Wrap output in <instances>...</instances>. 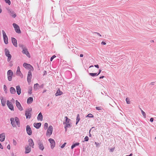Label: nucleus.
<instances>
[{
    "instance_id": "27",
    "label": "nucleus",
    "mask_w": 156,
    "mask_h": 156,
    "mask_svg": "<svg viewBox=\"0 0 156 156\" xmlns=\"http://www.w3.org/2000/svg\"><path fill=\"white\" fill-rule=\"evenodd\" d=\"M5 55L7 57L11 55L10 54V52L9 50H8L7 48H5Z\"/></svg>"
},
{
    "instance_id": "2",
    "label": "nucleus",
    "mask_w": 156,
    "mask_h": 156,
    "mask_svg": "<svg viewBox=\"0 0 156 156\" xmlns=\"http://www.w3.org/2000/svg\"><path fill=\"white\" fill-rule=\"evenodd\" d=\"M32 112V109L31 108H29L26 110L25 114L27 119H30L31 118Z\"/></svg>"
},
{
    "instance_id": "9",
    "label": "nucleus",
    "mask_w": 156,
    "mask_h": 156,
    "mask_svg": "<svg viewBox=\"0 0 156 156\" xmlns=\"http://www.w3.org/2000/svg\"><path fill=\"white\" fill-rule=\"evenodd\" d=\"M48 141H49L51 144V148L52 149H53L55 145V140L52 139L50 138L48 139Z\"/></svg>"
},
{
    "instance_id": "4",
    "label": "nucleus",
    "mask_w": 156,
    "mask_h": 156,
    "mask_svg": "<svg viewBox=\"0 0 156 156\" xmlns=\"http://www.w3.org/2000/svg\"><path fill=\"white\" fill-rule=\"evenodd\" d=\"M8 13L9 14L10 16L12 17L13 18H15L16 16V13L12 9H7Z\"/></svg>"
},
{
    "instance_id": "10",
    "label": "nucleus",
    "mask_w": 156,
    "mask_h": 156,
    "mask_svg": "<svg viewBox=\"0 0 156 156\" xmlns=\"http://www.w3.org/2000/svg\"><path fill=\"white\" fill-rule=\"evenodd\" d=\"M26 131L27 134L29 135H31L32 133V132L30 127L29 125H27L26 126Z\"/></svg>"
},
{
    "instance_id": "7",
    "label": "nucleus",
    "mask_w": 156,
    "mask_h": 156,
    "mask_svg": "<svg viewBox=\"0 0 156 156\" xmlns=\"http://www.w3.org/2000/svg\"><path fill=\"white\" fill-rule=\"evenodd\" d=\"M13 75L12 71L9 70L7 72L8 79L9 81H11L12 80V76Z\"/></svg>"
},
{
    "instance_id": "54",
    "label": "nucleus",
    "mask_w": 156,
    "mask_h": 156,
    "mask_svg": "<svg viewBox=\"0 0 156 156\" xmlns=\"http://www.w3.org/2000/svg\"><path fill=\"white\" fill-rule=\"evenodd\" d=\"M7 148L9 149H10V145L9 144L7 146Z\"/></svg>"
},
{
    "instance_id": "33",
    "label": "nucleus",
    "mask_w": 156,
    "mask_h": 156,
    "mask_svg": "<svg viewBox=\"0 0 156 156\" xmlns=\"http://www.w3.org/2000/svg\"><path fill=\"white\" fill-rule=\"evenodd\" d=\"M80 120V115L79 114H78L77 115L76 124L77 125Z\"/></svg>"
},
{
    "instance_id": "6",
    "label": "nucleus",
    "mask_w": 156,
    "mask_h": 156,
    "mask_svg": "<svg viewBox=\"0 0 156 156\" xmlns=\"http://www.w3.org/2000/svg\"><path fill=\"white\" fill-rule=\"evenodd\" d=\"M12 25L16 32L17 33L20 34L21 31L20 30L19 27L15 23H13Z\"/></svg>"
},
{
    "instance_id": "26",
    "label": "nucleus",
    "mask_w": 156,
    "mask_h": 156,
    "mask_svg": "<svg viewBox=\"0 0 156 156\" xmlns=\"http://www.w3.org/2000/svg\"><path fill=\"white\" fill-rule=\"evenodd\" d=\"M15 119L17 125H18V127H20V123L19 118L17 117H15Z\"/></svg>"
},
{
    "instance_id": "62",
    "label": "nucleus",
    "mask_w": 156,
    "mask_h": 156,
    "mask_svg": "<svg viewBox=\"0 0 156 156\" xmlns=\"http://www.w3.org/2000/svg\"><path fill=\"white\" fill-rule=\"evenodd\" d=\"M47 90L46 89L44 90L43 92V93H44Z\"/></svg>"
},
{
    "instance_id": "51",
    "label": "nucleus",
    "mask_w": 156,
    "mask_h": 156,
    "mask_svg": "<svg viewBox=\"0 0 156 156\" xmlns=\"http://www.w3.org/2000/svg\"><path fill=\"white\" fill-rule=\"evenodd\" d=\"M150 122H152L153 121L154 119L153 118H151L150 119Z\"/></svg>"
},
{
    "instance_id": "34",
    "label": "nucleus",
    "mask_w": 156,
    "mask_h": 156,
    "mask_svg": "<svg viewBox=\"0 0 156 156\" xmlns=\"http://www.w3.org/2000/svg\"><path fill=\"white\" fill-rule=\"evenodd\" d=\"M89 75L92 76H98L97 73H89Z\"/></svg>"
},
{
    "instance_id": "47",
    "label": "nucleus",
    "mask_w": 156,
    "mask_h": 156,
    "mask_svg": "<svg viewBox=\"0 0 156 156\" xmlns=\"http://www.w3.org/2000/svg\"><path fill=\"white\" fill-rule=\"evenodd\" d=\"M66 144V143H65L63 145H62L61 147L62 148H63V147H64Z\"/></svg>"
},
{
    "instance_id": "63",
    "label": "nucleus",
    "mask_w": 156,
    "mask_h": 156,
    "mask_svg": "<svg viewBox=\"0 0 156 156\" xmlns=\"http://www.w3.org/2000/svg\"><path fill=\"white\" fill-rule=\"evenodd\" d=\"M83 56V55L82 54H80V57H82Z\"/></svg>"
},
{
    "instance_id": "55",
    "label": "nucleus",
    "mask_w": 156,
    "mask_h": 156,
    "mask_svg": "<svg viewBox=\"0 0 156 156\" xmlns=\"http://www.w3.org/2000/svg\"><path fill=\"white\" fill-rule=\"evenodd\" d=\"M94 66L96 68H99V66L98 65H94Z\"/></svg>"
},
{
    "instance_id": "18",
    "label": "nucleus",
    "mask_w": 156,
    "mask_h": 156,
    "mask_svg": "<svg viewBox=\"0 0 156 156\" xmlns=\"http://www.w3.org/2000/svg\"><path fill=\"white\" fill-rule=\"evenodd\" d=\"M16 88L17 94L18 95H20L21 93V89L20 86L19 85L17 86Z\"/></svg>"
},
{
    "instance_id": "20",
    "label": "nucleus",
    "mask_w": 156,
    "mask_h": 156,
    "mask_svg": "<svg viewBox=\"0 0 156 156\" xmlns=\"http://www.w3.org/2000/svg\"><path fill=\"white\" fill-rule=\"evenodd\" d=\"M11 121V123L12 125V126L13 127H16V125L15 123V121L14 119L13 118H11L10 119Z\"/></svg>"
},
{
    "instance_id": "1",
    "label": "nucleus",
    "mask_w": 156,
    "mask_h": 156,
    "mask_svg": "<svg viewBox=\"0 0 156 156\" xmlns=\"http://www.w3.org/2000/svg\"><path fill=\"white\" fill-rule=\"evenodd\" d=\"M23 66L26 69L29 70L28 73L27 80L28 83L30 82L32 76L31 71H33L34 68L30 64L25 62L23 63Z\"/></svg>"
},
{
    "instance_id": "49",
    "label": "nucleus",
    "mask_w": 156,
    "mask_h": 156,
    "mask_svg": "<svg viewBox=\"0 0 156 156\" xmlns=\"http://www.w3.org/2000/svg\"><path fill=\"white\" fill-rule=\"evenodd\" d=\"M6 88H7V87H6V86L5 85H4V90L5 91L6 90Z\"/></svg>"
},
{
    "instance_id": "5",
    "label": "nucleus",
    "mask_w": 156,
    "mask_h": 156,
    "mask_svg": "<svg viewBox=\"0 0 156 156\" xmlns=\"http://www.w3.org/2000/svg\"><path fill=\"white\" fill-rule=\"evenodd\" d=\"M2 33L3 37L4 42L5 44H7L8 43V37L7 36L6 33H5L4 30H2Z\"/></svg>"
},
{
    "instance_id": "56",
    "label": "nucleus",
    "mask_w": 156,
    "mask_h": 156,
    "mask_svg": "<svg viewBox=\"0 0 156 156\" xmlns=\"http://www.w3.org/2000/svg\"><path fill=\"white\" fill-rule=\"evenodd\" d=\"M95 144L97 146H98V145H99V143H97L96 142H95Z\"/></svg>"
},
{
    "instance_id": "48",
    "label": "nucleus",
    "mask_w": 156,
    "mask_h": 156,
    "mask_svg": "<svg viewBox=\"0 0 156 156\" xmlns=\"http://www.w3.org/2000/svg\"><path fill=\"white\" fill-rule=\"evenodd\" d=\"M101 44L102 45H105L106 44V43L105 42L103 41L101 42Z\"/></svg>"
},
{
    "instance_id": "42",
    "label": "nucleus",
    "mask_w": 156,
    "mask_h": 156,
    "mask_svg": "<svg viewBox=\"0 0 156 156\" xmlns=\"http://www.w3.org/2000/svg\"><path fill=\"white\" fill-rule=\"evenodd\" d=\"M13 144L14 145H15V146L17 144V142H16V140H15L14 139L13 140Z\"/></svg>"
},
{
    "instance_id": "8",
    "label": "nucleus",
    "mask_w": 156,
    "mask_h": 156,
    "mask_svg": "<svg viewBox=\"0 0 156 156\" xmlns=\"http://www.w3.org/2000/svg\"><path fill=\"white\" fill-rule=\"evenodd\" d=\"M7 105L8 108L11 111H14V107L11 101L9 100L7 101Z\"/></svg>"
},
{
    "instance_id": "25",
    "label": "nucleus",
    "mask_w": 156,
    "mask_h": 156,
    "mask_svg": "<svg viewBox=\"0 0 156 156\" xmlns=\"http://www.w3.org/2000/svg\"><path fill=\"white\" fill-rule=\"evenodd\" d=\"M10 91L11 94H15L16 91L15 89L12 87L10 88Z\"/></svg>"
},
{
    "instance_id": "16",
    "label": "nucleus",
    "mask_w": 156,
    "mask_h": 156,
    "mask_svg": "<svg viewBox=\"0 0 156 156\" xmlns=\"http://www.w3.org/2000/svg\"><path fill=\"white\" fill-rule=\"evenodd\" d=\"M31 147L29 146H27L25 147V154H28L31 151Z\"/></svg>"
},
{
    "instance_id": "60",
    "label": "nucleus",
    "mask_w": 156,
    "mask_h": 156,
    "mask_svg": "<svg viewBox=\"0 0 156 156\" xmlns=\"http://www.w3.org/2000/svg\"><path fill=\"white\" fill-rule=\"evenodd\" d=\"M155 83L154 82H152L151 83H150V84L151 85H154V84Z\"/></svg>"
},
{
    "instance_id": "3",
    "label": "nucleus",
    "mask_w": 156,
    "mask_h": 156,
    "mask_svg": "<svg viewBox=\"0 0 156 156\" xmlns=\"http://www.w3.org/2000/svg\"><path fill=\"white\" fill-rule=\"evenodd\" d=\"M52 132L53 127L52 126H50L47 130L46 136H50L52 134Z\"/></svg>"
},
{
    "instance_id": "13",
    "label": "nucleus",
    "mask_w": 156,
    "mask_h": 156,
    "mask_svg": "<svg viewBox=\"0 0 156 156\" xmlns=\"http://www.w3.org/2000/svg\"><path fill=\"white\" fill-rule=\"evenodd\" d=\"M28 142L29 146L32 147V148L34 147V143L33 142V140L30 138L28 140Z\"/></svg>"
},
{
    "instance_id": "22",
    "label": "nucleus",
    "mask_w": 156,
    "mask_h": 156,
    "mask_svg": "<svg viewBox=\"0 0 156 156\" xmlns=\"http://www.w3.org/2000/svg\"><path fill=\"white\" fill-rule=\"evenodd\" d=\"M43 116L41 112H40L38 115L37 119L38 120H40L41 121L43 120Z\"/></svg>"
},
{
    "instance_id": "14",
    "label": "nucleus",
    "mask_w": 156,
    "mask_h": 156,
    "mask_svg": "<svg viewBox=\"0 0 156 156\" xmlns=\"http://www.w3.org/2000/svg\"><path fill=\"white\" fill-rule=\"evenodd\" d=\"M12 42L13 45L16 47H17V44L16 40L14 37L11 38Z\"/></svg>"
},
{
    "instance_id": "11",
    "label": "nucleus",
    "mask_w": 156,
    "mask_h": 156,
    "mask_svg": "<svg viewBox=\"0 0 156 156\" xmlns=\"http://www.w3.org/2000/svg\"><path fill=\"white\" fill-rule=\"evenodd\" d=\"M16 106L20 110L22 111L23 110V108L21 106L20 104L17 100L16 101Z\"/></svg>"
},
{
    "instance_id": "41",
    "label": "nucleus",
    "mask_w": 156,
    "mask_h": 156,
    "mask_svg": "<svg viewBox=\"0 0 156 156\" xmlns=\"http://www.w3.org/2000/svg\"><path fill=\"white\" fill-rule=\"evenodd\" d=\"M8 57V59H7V61L8 62H9L10 60H11V58H12V56L11 55H10L9 56H7Z\"/></svg>"
},
{
    "instance_id": "40",
    "label": "nucleus",
    "mask_w": 156,
    "mask_h": 156,
    "mask_svg": "<svg viewBox=\"0 0 156 156\" xmlns=\"http://www.w3.org/2000/svg\"><path fill=\"white\" fill-rule=\"evenodd\" d=\"M5 2L8 4L9 5L11 4V2L9 0H5Z\"/></svg>"
},
{
    "instance_id": "31",
    "label": "nucleus",
    "mask_w": 156,
    "mask_h": 156,
    "mask_svg": "<svg viewBox=\"0 0 156 156\" xmlns=\"http://www.w3.org/2000/svg\"><path fill=\"white\" fill-rule=\"evenodd\" d=\"M66 124V125L65 126V128L66 131L67 130V128L71 127V126L69 123H67V124Z\"/></svg>"
},
{
    "instance_id": "36",
    "label": "nucleus",
    "mask_w": 156,
    "mask_h": 156,
    "mask_svg": "<svg viewBox=\"0 0 156 156\" xmlns=\"http://www.w3.org/2000/svg\"><path fill=\"white\" fill-rule=\"evenodd\" d=\"M19 46L20 47H21L22 48L23 50H24V49L26 48V47H25L24 45L23 44L19 45Z\"/></svg>"
},
{
    "instance_id": "46",
    "label": "nucleus",
    "mask_w": 156,
    "mask_h": 156,
    "mask_svg": "<svg viewBox=\"0 0 156 156\" xmlns=\"http://www.w3.org/2000/svg\"><path fill=\"white\" fill-rule=\"evenodd\" d=\"M96 109L98 110H100L101 109L100 107H96Z\"/></svg>"
},
{
    "instance_id": "28",
    "label": "nucleus",
    "mask_w": 156,
    "mask_h": 156,
    "mask_svg": "<svg viewBox=\"0 0 156 156\" xmlns=\"http://www.w3.org/2000/svg\"><path fill=\"white\" fill-rule=\"evenodd\" d=\"M40 86L39 84L37 83L34 84V89L35 90H36L38 89L39 87Z\"/></svg>"
},
{
    "instance_id": "39",
    "label": "nucleus",
    "mask_w": 156,
    "mask_h": 156,
    "mask_svg": "<svg viewBox=\"0 0 156 156\" xmlns=\"http://www.w3.org/2000/svg\"><path fill=\"white\" fill-rule=\"evenodd\" d=\"M87 117H89V118H93V117H94V116H93V115L92 114H91V113H90V114H89L87 115Z\"/></svg>"
},
{
    "instance_id": "37",
    "label": "nucleus",
    "mask_w": 156,
    "mask_h": 156,
    "mask_svg": "<svg viewBox=\"0 0 156 156\" xmlns=\"http://www.w3.org/2000/svg\"><path fill=\"white\" fill-rule=\"evenodd\" d=\"M141 112L142 114L143 115L144 117V118H146V114H145V112L144 111H143L142 110H141Z\"/></svg>"
},
{
    "instance_id": "45",
    "label": "nucleus",
    "mask_w": 156,
    "mask_h": 156,
    "mask_svg": "<svg viewBox=\"0 0 156 156\" xmlns=\"http://www.w3.org/2000/svg\"><path fill=\"white\" fill-rule=\"evenodd\" d=\"M114 148H111L110 149V151L111 152H112L114 151Z\"/></svg>"
},
{
    "instance_id": "64",
    "label": "nucleus",
    "mask_w": 156,
    "mask_h": 156,
    "mask_svg": "<svg viewBox=\"0 0 156 156\" xmlns=\"http://www.w3.org/2000/svg\"><path fill=\"white\" fill-rule=\"evenodd\" d=\"M133 154H130L129 155H126V156H132Z\"/></svg>"
},
{
    "instance_id": "57",
    "label": "nucleus",
    "mask_w": 156,
    "mask_h": 156,
    "mask_svg": "<svg viewBox=\"0 0 156 156\" xmlns=\"http://www.w3.org/2000/svg\"><path fill=\"white\" fill-rule=\"evenodd\" d=\"M95 33L97 34L99 36H101V35L99 33L97 32H95Z\"/></svg>"
},
{
    "instance_id": "35",
    "label": "nucleus",
    "mask_w": 156,
    "mask_h": 156,
    "mask_svg": "<svg viewBox=\"0 0 156 156\" xmlns=\"http://www.w3.org/2000/svg\"><path fill=\"white\" fill-rule=\"evenodd\" d=\"M48 124L46 122L44 124V129L46 130L48 128Z\"/></svg>"
},
{
    "instance_id": "30",
    "label": "nucleus",
    "mask_w": 156,
    "mask_h": 156,
    "mask_svg": "<svg viewBox=\"0 0 156 156\" xmlns=\"http://www.w3.org/2000/svg\"><path fill=\"white\" fill-rule=\"evenodd\" d=\"M16 73L17 74L20 75L21 74V71H20V68L19 66H18L17 68V70L16 71Z\"/></svg>"
},
{
    "instance_id": "24",
    "label": "nucleus",
    "mask_w": 156,
    "mask_h": 156,
    "mask_svg": "<svg viewBox=\"0 0 156 156\" xmlns=\"http://www.w3.org/2000/svg\"><path fill=\"white\" fill-rule=\"evenodd\" d=\"M33 101V98L32 97H29L27 100V102L28 104H30Z\"/></svg>"
},
{
    "instance_id": "29",
    "label": "nucleus",
    "mask_w": 156,
    "mask_h": 156,
    "mask_svg": "<svg viewBox=\"0 0 156 156\" xmlns=\"http://www.w3.org/2000/svg\"><path fill=\"white\" fill-rule=\"evenodd\" d=\"M65 119H66V122H63V124H67V123H69V122L70 120V119H68L67 116H65Z\"/></svg>"
},
{
    "instance_id": "58",
    "label": "nucleus",
    "mask_w": 156,
    "mask_h": 156,
    "mask_svg": "<svg viewBox=\"0 0 156 156\" xmlns=\"http://www.w3.org/2000/svg\"><path fill=\"white\" fill-rule=\"evenodd\" d=\"M47 74V72L46 71H44V75H45Z\"/></svg>"
},
{
    "instance_id": "12",
    "label": "nucleus",
    "mask_w": 156,
    "mask_h": 156,
    "mask_svg": "<svg viewBox=\"0 0 156 156\" xmlns=\"http://www.w3.org/2000/svg\"><path fill=\"white\" fill-rule=\"evenodd\" d=\"M22 52L23 54H25L29 58L30 57V55L29 52L27 51V49L26 48L24 49V50H23L22 51Z\"/></svg>"
},
{
    "instance_id": "19",
    "label": "nucleus",
    "mask_w": 156,
    "mask_h": 156,
    "mask_svg": "<svg viewBox=\"0 0 156 156\" xmlns=\"http://www.w3.org/2000/svg\"><path fill=\"white\" fill-rule=\"evenodd\" d=\"M41 122L36 123H34V127H35L36 129H38L40 128L41 126Z\"/></svg>"
},
{
    "instance_id": "50",
    "label": "nucleus",
    "mask_w": 156,
    "mask_h": 156,
    "mask_svg": "<svg viewBox=\"0 0 156 156\" xmlns=\"http://www.w3.org/2000/svg\"><path fill=\"white\" fill-rule=\"evenodd\" d=\"M0 148L2 149H3V147L2 146V145L0 143Z\"/></svg>"
},
{
    "instance_id": "38",
    "label": "nucleus",
    "mask_w": 156,
    "mask_h": 156,
    "mask_svg": "<svg viewBox=\"0 0 156 156\" xmlns=\"http://www.w3.org/2000/svg\"><path fill=\"white\" fill-rule=\"evenodd\" d=\"M126 103L127 104H130V101L129 100V99L128 98H126Z\"/></svg>"
},
{
    "instance_id": "59",
    "label": "nucleus",
    "mask_w": 156,
    "mask_h": 156,
    "mask_svg": "<svg viewBox=\"0 0 156 156\" xmlns=\"http://www.w3.org/2000/svg\"><path fill=\"white\" fill-rule=\"evenodd\" d=\"M104 77H105V76H101L100 77H99V78H100V79H102V78H104Z\"/></svg>"
},
{
    "instance_id": "53",
    "label": "nucleus",
    "mask_w": 156,
    "mask_h": 156,
    "mask_svg": "<svg viewBox=\"0 0 156 156\" xmlns=\"http://www.w3.org/2000/svg\"><path fill=\"white\" fill-rule=\"evenodd\" d=\"M44 86V84H42L41 86H40L39 87L41 88H43Z\"/></svg>"
},
{
    "instance_id": "17",
    "label": "nucleus",
    "mask_w": 156,
    "mask_h": 156,
    "mask_svg": "<svg viewBox=\"0 0 156 156\" xmlns=\"http://www.w3.org/2000/svg\"><path fill=\"white\" fill-rule=\"evenodd\" d=\"M5 138V135L4 133H2L0 134V141L1 142L3 141Z\"/></svg>"
},
{
    "instance_id": "61",
    "label": "nucleus",
    "mask_w": 156,
    "mask_h": 156,
    "mask_svg": "<svg viewBox=\"0 0 156 156\" xmlns=\"http://www.w3.org/2000/svg\"><path fill=\"white\" fill-rule=\"evenodd\" d=\"M14 101H15V100H14V99H13V98H12V100H11V101H12H12L14 102Z\"/></svg>"
},
{
    "instance_id": "15",
    "label": "nucleus",
    "mask_w": 156,
    "mask_h": 156,
    "mask_svg": "<svg viewBox=\"0 0 156 156\" xmlns=\"http://www.w3.org/2000/svg\"><path fill=\"white\" fill-rule=\"evenodd\" d=\"M0 99L1 100V102L2 105L3 106H5V105L6 100L5 99H4L3 97H0Z\"/></svg>"
},
{
    "instance_id": "52",
    "label": "nucleus",
    "mask_w": 156,
    "mask_h": 156,
    "mask_svg": "<svg viewBox=\"0 0 156 156\" xmlns=\"http://www.w3.org/2000/svg\"><path fill=\"white\" fill-rule=\"evenodd\" d=\"M101 69H100L99 70V72L98 73H97V74L98 75H99L101 73Z\"/></svg>"
},
{
    "instance_id": "43",
    "label": "nucleus",
    "mask_w": 156,
    "mask_h": 156,
    "mask_svg": "<svg viewBox=\"0 0 156 156\" xmlns=\"http://www.w3.org/2000/svg\"><path fill=\"white\" fill-rule=\"evenodd\" d=\"M89 138L87 136H86L84 138V141H87L89 140Z\"/></svg>"
},
{
    "instance_id": "23",
    "label": "nucleus",
    "mask_w": 156,
    "mask_h": 156,
    "mask_svg": "<svg viewBox=\"0 0 156 156\" xmlns=\"http://www.w3.org/2000/svg\"><path fill=\"white\" fill-rule=\"evenodd\" d=\"M39 147V149L43 151L44 149V147L43 146V144L42 143L39 142L38 143Z\"/></svg>"
},
{
    "instance_id": "44",
    "label": "nucleus",
    "mask_w": 156,
    "mask_h": 156,
    "mask_svg": "<svg viewBox=\"0 0 156 156\" xmlns=\"http://www.w3.org/2000/svg\"><path fill=\"white\" fill-rule=\"evenodd\" d=\"M56 57V56L55 55H53L52 57H51L50 58V61H52L53 59Z\"/></svg>"
},
{
    "instance_id": "21",
    "label": "nucleus",
    "mask_w": 156,
    "mask_h": 156,
    "mask_svg": "<svg viewBox=\"0 0 156 156\" xmlns=\"http://www.w3.org/2000/svg\"><path fill=\"white\" fill-rule=\"evenodd\" d=\"M63 94V92L60 91L59 89H58L56 93L55 94V95L56 96L61 95Z\"/></svg>"
},
{
    "instance_id": "32",
    "label": "nucleus",
    "mask_w": 156,
    "mask_h": 156,
    "mask_svg": "<svg viewBox=\"0 0 156 156\" xmlns=\"http://www.w3.org/2000/svg\"><path fill=\"white\" fill-rule=\"evenodd\" d=\"M80 144V143H75L73 144L71 146V149H73L76 146H78Z\"/></svg>"
}]
</instances>
